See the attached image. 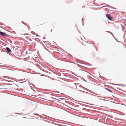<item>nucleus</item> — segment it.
Instances as JSON below:
<instances>
[{"mask_svg":"<svg viewBox=\"0 0 126 126\" xmlns=\"http://www.w3.org/2000/svg\"><path fill=\"white\" fill-rule=\"evenodd\" d=\"M0 34L2 36H4L8 37V35L6 33L2 32L0 30Z\"/></svg>","mask_w":126,"mask_h":126,"instance_id":"obj_1","label":"nucleus"},{"mask_svg":"<svg viewBox=\"0 0 126 126\" xmlns=\"http://www.w3.org/2000/svg\"><path fill=\"white\" fill-rule=\"evenodd\" d=\"M77 90L81 91H83L85 92H87L86 91H84L83 90H86L85 89H84L82 87L80 88H77Z\"/></svg>","mask_w":126,"mask_h":126,"instance_id":"obj_2","label":"nucleus"},{"mask_svg":"<svg viewBox=\"0 0 126 126\" xmlns=\"http://www.w3.org/2000/svg\"><path fill=\"white\" fill-rule=\"evenodd\" d=\"M106 17L108 19L111 20H112V18L109 16V14H106Z\"/></svg>","mask_w":126,"mask_h":126,"instance_id":"obj_3","label":"nucleus"},{"mask_svg":"<svg viewBox=\"0 0 126 126\" xmlns=\"http://www.w3.org/2000/svg\"><path fill=\"white\" fill-rule=\"evenodd\" d=\"M6 50L7 52L8 53H10L12 52L11 50L8 47H6Z\"/></svg>","mask_w":126,"mask_h":126,"instance_id":"obj_4","label":"nucleus"},{"mask_svg":"<svg viewBox=\"0 0 126 126\" xmlns=\"http://www.w3.org/2000/svg\"><path fill=\"white\" fill-rule=\"evenodd\" d=\"M110 84H113L115 85H120V86H125V85L124 84H114L113 83H109Z\"/></svg>","mask_w":126,"mask_h":126,"instance_id":"obj_5","label":"nucleus"},{"mask_svg":"<svg viewBox=\"0 0 126 126\" xmlns=\"http://www.w3.org/2000/svg\"><path fill=\"white\" fill-rule=\"evenodd\" d=\"M105 89L110 92H112V91L110 89L108 88H105Z\"/></svg>","mask_w":126,"mask_h":126,"instance_id":"obj_6","label":"nucleus"},{"mask_svg":"<svg viewBox=\"0 0 126 126\" xmlns=\"http://www.w3.org/2000/svg\"><path fill=\"white\" fill-rule=\"evenodd\" d=\"M106 32H108V33H110L112 35V36H113V37H114L113 35V34L112 33V32H110V31H106Z\"/></svg>","mask_w":126,"mask_h":126,"instance_id":"obj_7","label":"nucleus"},{"mask_svg":"<svg viewBox=\"0 0 126 126\" xmlns=\"http://www.w3.org/2000/svg\"><path fill=\"white\" fill-rule=\"evenodd\" d=\"M94 95L96 96H98L99 97H100V98H106V97H102V96H97V95Z\"/></svg>","mask_w":126,"mask_h":126,"instance_id":"obj_8","label":"nucleus"},{"mask_svg":"<svg viewBox=\"0 0 126 126\" xmlns=\"http://www.w3.org/2000/svg\"><path fill=\"white\" fill-rule=\"evenodd\" d=\"M83 87H83L81 85H80L79 86V87L78 88H80Z\"/></svg>","mask_w":126,"mask_h":126,"instance_id":"obj_9","label":"nucleus"},{"mask_svg":"<svg viewBox=\"0 0 126 126\" xmlns=\"http://www.w3.org/2000/svg\"><path fill=\"white\" fill-rule=\"evenodd\" d=\"M39 117H41V118H45V119H46V118H45V117H43L41 115H39Z\"/></svg>","mask_w":126,"mask_h":126,"instance_id":"obj_10","label":"nucleus"},{"mask_svg":"<svg viewBox=\"0 0 126 126\" xmlns=\"http://www.w3.org/2000/svg\"><path fill=\"white\" fill-rule=\"evenodd\" d=\"M87 64L88 65H89L90 66H92V65L89 63H87Z\"/></svg>","mask_w":126,"mask_h":126,"instance_id":"obj_11","label":"nucleus"},{"mask_svg":"<svg viewBox=\"0 0 126 126\" xmlns=\"http://www.w3.org/2000/svg\"><path fill=\"white\" fill-rule=\"evenodd\" d=\"M116 120H119L120 121H123L124 120L123 119H116Z\"/></svg>","mask_w":126,"mask_h":126,"instance_id":"obj_12","label":"nucleus"},{"mask_svg":"<svg viewBox=\"0 0 126 126\" xmlns=\"http://www.w3.org/2000/svg\"><path fill=\"white\" fill-rule=\"evenodd\" d=\"M22 23L24 24H26L23 21H22Z\"/></svg>","mask_w":126,"mask_h":126,"instance_id":"obj_13","label":"nucleus"},{"mask_svg":"<svg viewBox=\"0 0 126 126\" xmlns=\"http://www.w3.org/2000/svg\"><path fill=\"white\" fill-rule=\"evenodd\" d=\"M72 73L74 75H75V76H77V75H75V74L74 73H73V72H72Z\"/></svg>","mask_w":126,"mask_h":126,"instance_id":"obj_14","label":"nucleus"},{"mask_svg":"<svg viewBox=\"0 0 126 126\" xmlns=\"http://www.w3.org/2000/svg\"><path fill=\"white\" fill-rule=\"evenodd\" d=\"M33 114L35 115H39V114H37V113Z\"/></svg>","mask_w":126,"mask_h":126,"instance_id":"obj_15","label":"nucleus"},{"mask_svg":"<svg viewBox=\"0 0 126 126\" xmlns=\"http://www.w3.org/2000/svg\"><path fill=\"white\" fill-rule=\"evenodd\" d=\"M17 114H19V115H22V114L20 113H17Z\"/></svg>","mask_w":126,"mask_h":126,"instance_id":"obj_16","label":"nucleus"},{"mask_svg":"<svg viewBox=\"0 0 126 126\" xmlns=\"http://www.w3.org/2000/svg\"><path fill=\"white\" fill-rule=\"evenodd\" d=\"M83 81L86 82H87V81L86 80H85L84 79V80H83Z\"/></svg>","mask_w":126,"mask_h":126,"instance_id":"obj_17","label":"nucleus"},{"mask_svg":"<svg viewBox=\"0 0 126 126\" xmlns=\"http://www.w3.org/2000/svg\"><path fill=\"white\" fill-rule=\"evenodd\" d=\"M32 32L33 33V34H35V33L33 32L32 31Z\"/></svg>","mask_w":126,"mask_h":126,"instance_id":"obj_18","label":"nucleus"},{"mask_svg":"<svg viewBox=\"0 0 126 126\" xmlns=\"http://www.w3.org/2000/svg\"><path fill=\"white\" fill-rule=\"evenodd\" d=\"M76 110V111H80L79 110Z\"/></svg>","mask_w":126,"mask_h":126,"instance_id":"obj_19","label":"nucleus"},{"mask_svg":"<svg viewBox=\"0 0 126 126\" xmlns=\"http://www.w3.org/2000/svg\"><path fill=\"white\" fill-rule=\"evenodd\" d=\"M42 115L44 116H46V115H45L44 114H42Z\"/></svg>","mask_w":126,"mask_h":126,"instance_id":"obj_20","label":"nucleus"},{"mask_svg":"<svg viewBox=\"0 0 126 126\" xmlns=\"http://www.w3.org/2000/svg\"><path fill=\"white\" fill-rule=\"evenodd\" d=\"M56 92L58 93H59V92H58V91H57V92Z\"/></svg>","mask_w":126,"mask_h":126,"instance_id":"obj_21","label":"nucleus"},{"mask_svg":"<svg viewBox=\"0 0 126 126\" xmlns=\"http://www.w3.org/2000/svg\"><path fill=\"white\" fill-rule=\"evenodd\" d=\"M94 68V69H96V68Z\"/></svg>","mask_w":126,"mask_h":126,"instance_id":"obj_22","label":"nucleus"},{"mask_svg":"<svg viewBox=\"0 0 126 126\" xmlns=\"http://www.w3.org/2000/svg\"><path fill=\"white\" fill-rule=\"evenodd\" d=\"M113 8V9H116V8H115L113 7H112Z\"/></svg>","mask_w":126,"mask_h":126,"instance_id":"obj_23","label":"nucleus"},{"mask_svg":"<svg viewBox=\"0 0 126 126\" xmlns=\"http://www.w3.org/2000/svg\"><path fill=\"white\" fill-rule=\"evenodd\" d=\"M101 77V76H99V77Z\"/></svg>","mask_w":126,"mask_h":126,"instance_id":"obj_24","label":"nucleus"},{"mask_svg":"<svg viewBox=\"0 0 126 126\" xmlns=\"http://www.w3.org/2000/svg\"><path fill=\"white\" fill-rule=\"evenodd\" d=\"M84 90V91H87V90Z\"/></svg>","mask_w":126,"mask_h":126,"instance_id":"obj_25","label":"nucleus"},{"mask_svg":"<svg viewBox=\"0 0 126 126\" xmlns=\"http://www.w3.org/2000/svg\"><path fill=\"white\" fill-rule=\"evenodd\" d=\"M11 30H13L11 28Z\"/></svg>","mask_w":126,"mask_h":126,"instance_id":"obj_26","label":"nucleus"},{"mask_svg":"<svg viewBox=\"0 0 126 126\" xmlns=\"http://www.w3.org/2000/svg\"><path fill=\"white\" fill-rule=\"evenodd\" d=\"M119 122H120V123H122V122H119Z\"/></svg>","mask_w":126,"mask_h":126,"instance_id":"obj_27","label":"nucleus"},{"mask_svg":"<svg viewBox=\"0 0 126 126\" xmlns=\"http://www.w3.org/2000/svg\"><path fill=\"white\" fill-rule=\"evenodd\" d=\"M12 43V41H11V43Z\"/></svg>","mask_w":126,"mask_h":126,"instance_id":"obj_28","label":"nucleus"},{"mask_svg":"<svg viewBox=\"0 0 126 126\" xmlns=\"http://www.w3.org/2000/svg\"><path fill=\"white\" fill-rule=\"evenodd\" d=\"M52 31V30H51V32Z\"/></svg>","mask_w":126,"mask_h":126,"instance_id":"obj_29","label":"nucleus"},{"mask_svg":"<svg viewBox=\"0 0 126 126\" xmlns=\"http://www.w3.org/2000/svg\"><path fill=\"white\" fill-rule=\"evenodd\" d=\"M16 86H18V85H16Z\"/></svg>","mask_w":126,"mask_h":126,"instance_id":"obj_30","label":"nucleus"},{"mask_svg":"<svg viewBox=\"0 0 126 126\" xmlns=\"http://www.w3.org/2000/svg\"><path fill=\"white\" fill-rule=\"evenodd\" d=\"M83 26L84 25V24H83Z\"/></svg>","mask_w":126,"mask_h":126,"instance_id":"obj_31","label":"nucleus"},{"mask_svg":"<svg viewBox=\"0 0 126 126\" xmlns=\"http://www.w3.org/2000/svg\"><path fill=\"white\" fill-rule=\"evenodd\" d=\"M99 74L100 75L99 73Z\"/></svg>","mask_w":126,"mask_h":126,"instance_id":"obj_32","label":"nucleus"}]
</instances>
